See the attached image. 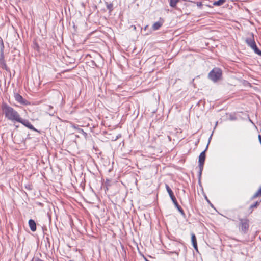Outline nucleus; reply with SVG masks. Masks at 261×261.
<instances>
[{
  "label": "nucleus",
  "instance_id": "23",
  "mask_svg": "<svg viewBox=\"0 0 261 261\" xmlns=\"http://www.w3.org/2000/svg\"><path fill=\"white\" fill-rule=\"evenodd\" d=\"M34 261H44V260H42V259H40V258H36V259L34 260Z\"/></svg>",
  "mask_w": 261,
  "mask_h": 261
},
{
  "label": "nucleus",
  "instance_id": "19",
  "mask_svg": "<svg viewBox=\"0 0 261 261\" xmlns=\"http://www.w3.org/2000/svg\"><path fill=\"white\" fill-rule=\"evenodd\" d=\"M109 182H110V180L108 179H107L106 181V188H107V190H108L109 187L110 186V184Z\"/></svg>",
  "mask_w": 261,
  "mask_h": 261
},
{
  "label": "nucleus",
  "instance_id": "8",
  "mask_svg": "<svg viewBox=\"0 0 261 261\" xmlns=\"http://www.w3.org/2000/svg\"><path fill=\"white\" fill-rule=\"evenodd\" d=\"M14 97L15 100L20 104L27 105L28 103V101L18 93L15 94Z\"/></svg>",
  "mask_w": 261,
  "mask_h": 261
},
{
  "label": "nucleus",
  "instance_id": "24",
  "mask_svg": "<svg viewBox=\"0 0 261 261\" xmlns=\"http://www.w3.org/2000/svg\"><path fill=\"white\" fill-rule=\"evenodd\" d=\"M258 139H259V141L261 144V135H258Z\"/></svg>",
  "mask_w": 261,
  "mask_h": 261
},
{
  "label": "nucleus",
  "instance_id": "13",
  "mask_svg": "<svg viewBox=\"0 0 261 261\" xmlns=\"http://www.w3.org/2000/svg\"><path fill=\"white\" fill-rule=\"evenodd\" d=\"M203 165L204 163H199L198 167L199 168V171L198 172V178H199V182H200V179L201 177L202 172L203 169Z\"/></svg>",
  "mask_w": 261,
  "mask_h": 261
},
{
  "label": "nucleus",
  "instance_id": "5",
  "mask_svg": "<svg viewBox=\"0 0 261 261\" xmlns=\"http://www.w3.org/2000/svg\"><path fill=\"white\" fill-rule=\"evenodd\" d=\"M239 230L241 232L245 234L249 229V220L247 219H240Z\"/></svg>",
  "mask_w": 261,
  "mask_h": 261
},
{
  "label": "nucleus",
  "instance_id": "16",
  "mask_svg": "<svg viewBox=\"0 0 261 261\" xmlns=\"http://www.w3.org/2000/svg\"><path fill=\"white\" fill-rule=\"evenodd\" d=\"M179 0H170V6L172 8H175L176 6L177 3Z\"/></svg>",
  "mask_w": 261,
  "mask_h": 261
},
{
  "label": "nucleus",
  "instance_id": "7",
  "mask_svg": "<svg viewBox=\"0 0 261 261\" xmlns=\"http://www.w3.org/2000/svg\"><path fill=\"white\" fill-rule=\"evenodd\" d=\"M18 122L21 123L22 124H23L30 129L38 132V130L31 124V123L29 122L28 120L23 119L21 117L20 120H19Z\"/></svg>",
  "mask_w": 261,
  "mask_h": 261
},
{
  "label": "nucleus",
  "instance_id": "9",
  "mask_svg": "<svg viewBox=\"0 0 261 261\" xmlns=\"http://www.w3.org/2000/svg\"><path fill=\"white\" fill-rule=\"evenodd\" d=\"M226 2V0H218L217 1H215L213 3V5H206V6L209 8H213L214 6H220L223 5L225 2Z\"/></svg>",
  "mask_w": 261,
  "mask_h": 261
},
{
  "label": "nucleus",
  "instance_id": "6",
  "mask_svg": "<svg viewBox=\"0 0 261 261\" xmlns=\"http://www.w3.org/2000/svg\"><path fill=\"white\" fill-rule=\"evenodd\" d=\"M4 44L2 42L1 46V50H0V67L6 71H9V69L7 67L6 63L5 62V58H4Z\"/></svg>",
  "mask_w": 261,
  "mask_h": 261
},
{
  "label": "nucleus",
  "instance_id": "3",
  "mask_svg": "<svg viewBox=\"0 0 261 261\" xmlns=\"http://www.w3.org/2000/svg\"><path fill=\"white\" fill-rule=\"evenodd\" d=\"M165 187H166V189L170 196V197L171 199L175 206L177 208V209L178 210L179 212L182 216H185V214L184 211L182 210V208L181 207V206L178 204V203L176 200V199L175 196L174 195L173 191H172L171 188L169 187V186L167 184H166Z\"/></svg>",
  "mask_w": 261,
  "mask_h": 261
},
{
  "label": "nucleus",
  "instance_id": "4",
  "mask_svg": "<svg viewBox=\"0 0 261 261\" xmlns=\"http://www.w3.org/2000/svg\"><path fill=\"white\" fill-rule=\"evenodd\" d=\"M210 78L213 81L216 82L219 80L222 76V71L220 68H215L209 73Z\"/></svg>",
  "mask_w": 261,
  "mask_h": 261
},
{
  "label": "nucleus",
  "instance_id": "2",
  "mask_svg": "<svg viewBox=\"0 0 261 261\" xmlns=\"http://www.w3.org/2000/svg\"><path fill=\"white\" fill-rule=\"evenodd\" d=\"M245 42L247 45L253 50L254 53L261 56V51L258 48L254 41V35L251 33L245 39Z\"/></svg>",
  "mask_w": 261,
  "mask_h": 261
},
{
  "label": "nucleus",
  "instance_id": "21",
  "mask_svg": "<svg viewBox=\"0 0 261 261\" xmlns=\"http://www.w3.org/2000/svg\"><path fill=\"white\" fill-rule=\"evenodd\" d=\"M113 5L112 4H107V8L110 11L112 10Z\"/></svg>",
  "mask_w": 261,
  "mask_h": 261
},
{
  "label": "nucleus",
  "instance_id": "22",
  "mask_svg": "<svg viewBox=\"0 0 261 261\" xmlns=\"http://www.w3.org/2000/svg\"><path fill=\"white\" fill-rule=\"evenodd\" d=\"M212 135H213V134H211V135L210 136V138L208 139V144H207L208 145V144H209V143H210V142L211 141V140L212 137Z\"/></svg>",
  "mask_w": 261,
  "mask_h": 261
},
{
  "label": "nucleus",
  "instance_id": "25",
  "mask_svg": "<svg viewBox=\"0 0 261 261\" xmlns=\"http://www.w3.org/2000/svg\"><path fill=\"white\" fill-rule=\"evenodd\" d=\"M121 137V135H117V136H116V138H115V141H116L117 139H118L119 137Z\"/></svg>",
  "mask_w": 261,
  "mask_h": 261
},
{
  "label": "nucleus",
  "instance_id": "15",
  "mask_svg": "<svg viewBox=\"0 0 261 261\" xmlns=\"http://www.w3.org/2000/svg\"><path fill=\"white\" fill-rule=\"evenodd\" d=\"M53 109V106H48L47 109H46L47 111L48 112V113L51 116H54V114L56 113L55 111H53L52 109Z\"/></svg>",
  "mask_w": 261,
  "mask_h": 261
},
{
  "label": "nucleus",
  "instance_id": "11",
  "mask_svg": "<svg viewBox=\"0 0 261 261\" xmlns=\"http://www.w3.org/2000/svg\"><path fill=\"white\" fill-rule=\"evenodd\" d=\"M191 241L194 249L198 251V247L197 244V240L195 235L192 233H191Z\"/></svg>",
  "mask_w": 261,
  "mask_h": 261
},
{
  "label": "nucleus",
  "instance_id": "14",
  "mask_svg": "<svg viewBox=\"0 0 261 261\" xmlns=\"http://www.w3.org/2000/svg\"><path fill=\"white\" fill-rule=\"evenodd\" d=\"M163 25V23L160 21H157L155 22L152 25V29L153 30H157Z\"/></svg>",
  "mask_w": 261,
  "mask_h": 261
},
{
  "label": "nucleus",
  "instance_id": "12",
  "mask_svg": "<svg viewBox=\"0 0 261 261\" xmlns=\"http://www.w3.org/2000/svg\"><path fill=\"white\" fill-rule=\"evenodd\" d=\"M29 225L30 229L32 231H35L36 230V224L34 220L32 219H30L29 220Z\"/></svg>",
  "mask_w": 261,
  "mask_h": 261
},
{
  "label": "nucleus",
  "instance_id": "27",
  "mask_svg": "<svg viewBox=\"0 0 261 261\" xmlns=\"http://www.w3.org/2000/svg\"><path fill=\"white\" fill-rule=\"evenodd\" d=\"M122 146L123 147L124 145V143L123 141L122 142Z\"/></svg>",
  "mask_w": 261,
  "mask_h": 261
},
{
  "label": "nucleus",
  "instance_id": "18",
  "mask_svg": "<svg viewBox=\"0 0 261 261\" xmlns=\"http://www.w3.org/2000/svg\"><path fill=\"white\" fill-rule=\"evenodd\" d=\"M260 201H256L253 204H251L250 206V209H253L254 208L256 207L258 205H259Z\"/></svg>",
  "mask_w": 261,
  "mask_h": 261
},
{
  "label": "nucleus",
  "instance_id": "17",
  "mask_svg": "<svg viewBox=\"0 0 261 261\" xmlns=\"http://www.w3.org/2000/svg\"><path fill=\"white\" fill-rule=\"evenodd\" d=\"M261 195V187L253 195L252 198L254 199L256 198L257 197Z\"/></svg>",
  "mask_w": 261,
  "mask_h": 261
},
{
  "label": "nucleus",
  "instance_id": "10",
  "mask_svg": "<svg viewBox=\"0 0 261 261\" xmlns=\"http://www.w3.org/2000/svg\"><path fill=\"white\" fill-rule=\"evenodd\" d=\"M208 148V145H207L205 149L203 151L199 156L198 163H204L205 160V151Z\"/></svg>",
  "mask_w": 261,
  "mask_h": 261
},
{
  "label": "nucleus",
  "instance_id": "28",
  "mask_svg": "<svg viewBox=\"0 0 261 261\" xmlns=\"http://www.w3.org/2000/svg\"><path fill=\"white\" fill-rule=\"evenodd\" d=\"M145 260L146 261H149V260H147V259H145Z\"/></svg>",
  "mask_w": 261,
  "mask_h": 261
},
{
  "label": "nucleus",
  "instance_id": "26",
  "mask_svg": "<svg viewBox=\"0 0 261 261\" xmlns=\"http://www.w3.org/2000/svg\"><path fill=\"white\" fill-rule=\"evenodd\" d=\"M79 132H81L85 134V133L84 132V130L82 129L79 128Z\"/></svg>",
  "mask_w": 261,
  "mask_h": 261
},
{
  "label": "nucleus",
  "instance_id": "20",
  "mask_svg": "<svg viewBox=\"0 0 261 261\" xmlns=\"http://www.w3.org/2000/svg\"><path fill=\"white\" fill-rule=\"evenodd\" d=\"M196 3V5L198 6V7H199L200 9L202 8V7L203 6V4H202V2H197Z\"/></svg>",
  "mask_w": 261,
  "mask_h": 261
},
{
  "label": "nucleus",
  "instance_id": "1",
  "mask_svg": "<svg viewBox=\"0 0 261 261\" xmlns=\"http://www.w3.org/2000/svg\"><path fill=\"white\" fill-rule=\"evenodd\" d=\"M2 109L5 118L13 122L20 120V115L17 111L6 103L3 104Z\"/></svg>",
  "mask_w": 261,
  "mask_h": 261
}]
</instances>
